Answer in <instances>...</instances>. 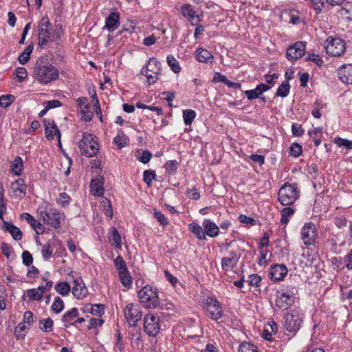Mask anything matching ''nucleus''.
<instances>
[{"label": "nucleus", "mask_w": 352, "mask_h": 352, "mask_svg": "<svg viewBox=\"0 0 352 352\" xmlns=\"http://www.w3.org/2000/svg\"><path fill=\"white\" fill-rule=\"evenodd\" d=\"M33 76L39 83L46 85L58 78L59 71L47 58H41L35 63Z\"/></svg>", "instance_id": "1"}, {"label": "nucleus", "mask_w": 352, "mask_h": 352, "mask_svg": "<svg viewBox=\"0 0 352 352\" xmlns=\"http://www.w3.org/2000/svg\"><path fill=\"white\" fill-rule=\"evenodd\" d=\"M138 296L140 302L146 309H171L172 303H164L160 301L158 290L152 285H146L138 292Z\"/></svg>", "instance_id": "2"}, {"label": "nucleus", "mask_w": 352, "mask_h": 352, "mask_svg": "<svg viewBox=\"0 0 352 352\" xmlns=\"http://www.w3.org/2000/svg\"><path fill=\"white\" fill-rule=\"evenodd\" d=\"M38 45L45 47L50 42L56 41L59 38L58 33L53 30L50 19L43 16L38 22Z\"/></svg>", "instance_id": "3"}, {"label": "nucleus", "mask_w": 352, "mask_h": 352, "mask_svg": "<svg viewBox=\"0 0 352 352\" xmlns=\"http://www.w3.org/2000/svg\"><path fill=\"white\" fill-rule=\"evenodd\" d=\"M300 197V190L296 184L286 182L279 189L278 194V201L283 206H292Z\"/></svg>", "instance_id": "4"}, {"label": "nucleus", "mask_w": 352, "mask_h": 352, "mask_svg": "<svg viewBox=\"0 0 352 352\" xmlns=\"http://www.w3.org/2000/svg\"><path fill=\"white\" fill-rule=\"evenodd\" d=\"M78 146L81 153L89 157L96 155L100 149L98 138L88 133H83L82 138L78 142Z\"/></svg>", "instance_id": "5"}, {"label": "nucleus", "mask_w": 352, "mask_h": 352, "mask_svg": "<svg viewBox=\"0 0 352 352\" xmlns=\"http://www.w3.org/2000/svg\"><path fill=\"white\" fill-rule=\"evenodd\" d=\"M162 72L160 62L154 57L150 58L147 63L142 68L141 74L146 78L149 85L155 84L160 78Z\"/></svg>", "instance_id": "6"}, {"label": "nucleus", "mask_w": 352, "mask_h": 352, "mask_svg": "<svg viewBox=\"0 0 352 352\" xmlns=\"http://www.w3.org/2000/svg\"><path fill=\"white\" fill-rule=\"evenodd\" d=\"M284 318L285 331L295 335L302 326L303 314L298 309H293L287 313Z\"/></svg>", "instance_id": "7"}, {"label": "nucleus", "mask_w": 352, "mask_h": 352, "mask_svg": "<svg viewBox=\"0 0 352 352\" xmlns=\"http://www.w3.org/2000/svg\"><path fill=\"white\" fill-rule=\"evenodd\" d=\"M203 306L210 318L217 320L221 318L222 307L215 297H208L203 302Z\"/></svg>", "instance_id": "8"}, {"label": "nucleus", "mask_w": 352, "mask_h": 352, "mask_svg": "<svg viewBox=\"0 0 352 352\" xmlns=\"http://www.w3.org/2000/svg\"><path fill=\"white\" fill-rule=\"evenodd\" d=\"M160 317L153 313L146 314L144 318V330L151 337H155L160 331Z\"/></svg>", "instance_id": "9"}, {"label": "nucleus", "mask_w": 352, "mask_h": 352, "mask_svg": "<svg viewBox=\"0 0 352 352\" xmlns=\"http://www.w3.org/2000/svg\"><path fill=\"white\" fill-rule=\"evenodd\" d=\"M345 41L340 38L329 37L325 41L326 52L333 56H340L346 50Z\"/></svg>", "instance_id": "10"}, {"label": "nucleus", "mask_w": 352, "mask_h": 352, "mask_svg": "<svg viewBox=\"0 0 352 352\" xmlns=\"http://www.w3.org/2000/svg\"><path fill=\"white\" fill-rule=\"evenodd\" d=\"M124 317L131 326H135L142 316V309L137 302L127 303L124 309Z\"/></svg>", "instance_id": "11"}, {"label": "nucleus", "mask_w": 352, "mask_h": 352, "mask_svg": "<svg viewBox=\"0 0 352 352\" xmlns=\"http://www.w3.org/2000/svg\"><path fill=\"white\" fill-rule=\"evenodd\" d=\"M40 217L44 223L50 225L54 228L60 226L62 219L61 214L56 209L49 208L43 211H41Z\"/></svg>", "instance_id": "12"}, {"label": "nucleus", "mask_w": 352, "mask_h": 352, "mask_svg": "<svg viewBox=\"0 0 352 352\" xmlns=\"http://www.w3.org/2000/svg\"><path fill=\"white\" fill-rule=\"evenodd\" d=\"M295 300L293 292L288 291L278 292L275 300L276 305L282 310H286L291 307Z\"/></svg>", "instance_id": "13"}, {"label": "nucleus", "mask_w": 352, "mask_h": 352, "mask_svg": "<svg viewBox=\"0 0 352 352\" xmlns=\"http://www.w3.org/2000/svg\"><path fill=\"white\" fill-rule=\"evenodd\" d=\"M306 45L305 42L298 41L289 46L286 52V57L289 60L295 61L301 58L305 53Z\"/></svg>", "instance_id": "14"}, {"label": "nucleus", "mask_w": 352, "mask_h": 352, "mask_svg": "<svg viewBox=\"0 0 352 352\" xmlns=\"http://www.w3.org/2000/svg\"><path fill=\"white\" fill-rule=\"evenodd\" d=\"M181 13L187 18L192 25H197L202 20L203 14H199L190 4H184L181 7Z\"/></svg>", "instance_id": "15"}, {"label": "nucleus", "mask_w": 352, "mask_h": 352, "mask_svg": "<svg viewBox=\"0 0 352 352\" xmlns=\"http://www.w3.org/2000/svg\"><path fill=\"white\" fill-rule=\"evenodd\" d=\"M43 124L45 126V138L50 141L56 137L58 141V144L60 146L61 134L57 125L55 124L54 120L49 118L44 119Z\"/></svg>", "instance_id": "16"}, {"label": "nucleus", "mask_w": 352, "mask_h": 352, "mask_svg": "<svg viewBox=\"0 0 352 352\" xmlns=\"http://www.w3.org/2000/svg\"><path fill=\"white\" fill-rule=\"evenodd\" d=\"M301 239L304 242L314 241L317 236V228L312 222L306 223L301 229Z\"/></svg>", "instance_id": "17"}, {"label": "nucleus", "mask_w": 352, "mask_h": 352, "mask_svg": "<svg viewBox=\"0 0 352 352\" xmlns=\"http://www.w3.org/2000/svg\"><path fill=\"white\" fill-rule=\"evenodd\" d=\"M72 294L77 299H83L87 294L88 290L81 279L73 281Z\"/></svg>", "instance_id": "18"}, {"label": "nucleus", "mask_w": 352, "mask_h": 352, "mask_svg": "<svg viewBox=\"0 0 352 352\" xmlns=\"http://www.w3.org/2000/svg\"><path fill=\"white\" fill-rule=\"evenodd\" d=\"M10 189L13 197L22 198L26 194L27 187L24 180L19 178L11 184Z\"/></svg>", "instance_id": "19"}, {"label": "nucleus", "mask_w": 352, "mask_h": 352, "mask_svg": "<svg viewBox=\"0 0 352 352\" xmlns=\"http://www.w3.org/2000/svg\"><path fill=\"white\" fill-rule=\"evenodd\" d=\"M239 261V256L234 252L230 253L229 256L223 257L221 259V269L227 273L229 271L232 270Z\"/></svg>", "instance_id": "20"}, {"label": "nucleus", "mask_w": 352, "mask_h": 352, "mask_svg": "<svg viewBox=\"0 0 352 352\" xmlns=\"http://www.w3.org/2000/svg\"><path fill=\"white\" fill-rule=\"evenodd\" d=\"M287 274V269L285 265L277 264L271 267L270 276L272 280L280 281L283 280Z\"/></svg>", "instance_id": "21"}, {"label": "nucleus", "mask_w": 352, "mask_h": 352, "mask_svg": "<svg viewBox=\"0 0 352 352\" xmlns=\"http://www.w3.org/2000/svg\"><path fill=\"white\" fill-rule=\"evenodd\" d=\"M120 25V15L118 12H113L105 19V25L103 29L109 32H114Z\"/></svg>", "instance_id": "22"}, {"label": "nucleus", "mask_w": 352, "mask_h": 352, "mask_svg": "<svg viewBox=\"0 0 352 352\" xmlns=\"http://www.w3.org/2000/svg\"><path fill=\"white\" fill-rule=\"evenodd\" d=\"M21 217L30 224L36 234H43L44 232V226L30 213L24 212L21 214Z\"/></svg>", "instance_id": "23"}, {"label": "nucleus", "mask_w": 352, "mask_h": 352, "mask_svg": "<svg viewBox=\"0 0 352 352\" xmlns=\"http://www.w3.org/2000/svg\"><path fill=\"white\" fill-rule=\"evenodd\" d=\"M341 81L345 84H352V65H344L338 69Z\"/></svg>", "instance_id": "24"}, {"label": "nucleus", "mask_w": 352, "mask_h": 352, "mask_svg": "<svg viewBox=\"0 0 352 352\" xmlns=\"http://www.w3.org/2000/svg\"><path fill=\"white\" fill-rule=\"evenodd\" d=\"M103 184V177L92 179L90 183V188L91 193L95 196H102L104 192Z\"/></svg>", "instance_id": "25"}, {"label": "nucleus", "mask_w": 352, "mask_h": 352, "mask_svg": "<svg viewBox=\"0 0 352 352\" xmlns=\"http://www.w3.org/2000/svg\"><path fill=\"white\" fill-rule=\"evenodd\" d=\"M202 226L204 229L205 236L208 235L210 237H214L219 233V228L215 223L209 219H204Z\"/></svg>", "instance_id": "26"}, {"label": "nucleus", "mask_w": 352, "mask_h": 352, "mask_svg": "<svg viewBox=\"0 0 352 352\" xmlns=\"http://www.w3.org/2000/svg\"><path fill=\"white\" fill-rule=\"evenodd\" d=\"M195 58L197 61L204 63H211L214 58L210 51L201 47L195 51Z\"/></svg>", "instance_id": "27"}, {"label": "nucleus", "mask_w": 352, "mask_h": 352, "mask_svg": "<svg viewBox=\"0 0 352 352\" xmlns=\"http://www.w3.org/2000/svg\"><path fill=\"white\" fill-rule=\"evenodd\" d=\"M78 316V309L77 308H72L67 311L62 317V321L65 327L69 325H75L76 318Z\"/></svg>", "instance_id": "28"}, {"label": "nucleus", "mask_w": 352, "mask_h": 352, "mask_svg": "<svg viewBox=\"0 0 352 352\" xmlns=\"http://www.w3.org/2000/svg\"><path fill=\"white\" fill-rule=\"evenodd\" d=\"M338 12L344 21L352 22V2L344 3L343 6L339 9Z\"/></svg>", "instance_id": "29"}, {"label": "nucleus", "mask_w": 352, "mask_h": 352, "mask_svg": "<svg viewBox=\"0 0 352 352\" xmlns=\"http://www.w3.org/2000/svg\"><path fill=\"white\" fill-rule=\"evenodd\" d=\"M296 210V209L294 207H292L290 206H287V207L283 208L280 210L281 218L280 221L281 224H287L289 221L292 217L294 214Z\"/></svg>", "instance_id": "30"}, {"label": "nucleus", "mask_w": 352, "mask_h": 352, "mask_svg": "<svg viewBox=\"0 0 352 352\" xmlns=\"http://www.w3.org/2000/svg\"><path fill=\"white\" fill-rule=\"evenodd\" d=\"M5 230L8 232L14 240L19 241L22 239L23 234L20 229L12 223L5 222Z\"/></svg>", "instance_id": "31"}, {"label": "nucleus", "mask_w": 352, "mask_h": 352, "mask_svg": "<svg viewBox=\"0 0 352 352\" xmlns=\"http://www.w3.org/2000/svg\"><path fill=\"white\" fill-rule=\"evenodd\" d=\"M10 169L12 173L16 175H20L23 169V163L22 158L19 156L15 157L11 163Z\"/></svg>", "instance_id": "32"}, {"label": "nucleus", "mask_w": 352, "mask_h": 352, "mask_svg": "<svg viewBox=\"0 0 352 352\" xmlns=\"http://www.w3.org/2000/svg\"><path fill=\"white\" fill-rule=\"evenodd\" d=\"M44 293L43 287L39 286L35 289H28L27 296L30 300L37 301L42 298Z\"/></svg>", "instance_id": "33"}, {"label": "nucleus", "mask_w": 352, "mask_h": 352, "mask_svg": "<svg viewBox=\"0 0 352 352\" xmlns=\"http://www.w3.org/2000/svg\"><path fill=\"white\" fill-rule=\"evenodd\" d=\"M189 230L193 233L199 240L206 239L204 229L197 223H192L189 224Z\"/></svg>", "instance_id": "34"}, {"label": "nucleus", "mask_w": 352, "mask_h": 352, "mask_svg": "<svg viewBox=\"0 0 352 352\" xmlns=\"http://www.w3.org/2000/svg\"><path fill=\"white\" fill-rule=\"evenodd\" d=\"M38 327L44 332H51L54 329V321L50 318L40 320Z\"/></svg>", "instance_id": "35"}, {"label": "nucleus", "mask_w": 352, "mask_h": 352, "mask_svg": "<svg viewBox=\"0 0 352 352\" xmlns=\"http://www.w3.org/2000/svg\"><path fill=\"white\" fill-rule=\"evenodd\" d=\"M57 245H60V243H47L42 245L41 252L45 259H48L52 256Z\"/></svg>", "instance_id": "36"}, {"label": "nucleus", "mask_w": 352, "mask_h": 352, "mask_svg": "<svg viewBox=\"0 0 352 352\" xmlns=\"http://www.w3.org/2000/svg\"><path fill=\"white\" fill-rule=\"evenodd\" d=\"M7 210V202L4 198V188L0 182V219L3 221V214Z\"/></svg>", "instance_id": "37"}, {"label": "nucleus", "mask_w": 352, "mask_h": 352, "mask_svg": "<svg viewBox=\"0 0 352 352\" xmlns=\"http://www.w3.org/2000/svg\"><path fill=\"white\" fill-rule=\"evenodd\" d=\"M129 142L128 137L124 133L123 131H120L113 140V143L116 144L119 148L124 147Z\"/></svg>", "instance_id": "38"}, {"label": "nucleus", "mask_w": 352, "mask_h": 352, "mask_svg": "<svg viewBox=\"0 0 352 352\" xmlns=\"http://www.w3.org/2000/svg\"><path fill=\"white\" fill-rule=\"evenodd\" d=\"M166 61L170 69L174 73L178 74L181 72V67L179 63L173 55H168L166 57Z\"/></svg>", "instance_id": "39"}, {"label": "nucleus", "mask_w": 352, "mask_h": 352, "mask_svg": "<svg viewBox=\"0 0 352 352\" xmlns=\"http://www.w3.org/2000/svg\"><path fill=\"white\" fill-rule=\"evenodd\" d=\"M33 44H30L25 50L19 55L18 58L19 62L21 65H25L30 59V56L33 51Z\"/></svg>", "instance_id": "40"}, {"label": "nucleus", "mask_w": 352, "mask_h": 352, "mask_svg": "<svg viewBox=\"0 0 352 352\" xmlns=\"http://www.w3.org/2000/svg\"><path fill=\"white\" fill-rule=\"evenodd\" d=\"M118 274L122 284L125 287L129 288L132 285L133 280L128 270L124 272H120Z\"/></svg>", "instance_id": "41"}, {"label": "nucleus", "mask_w": 352, "mask_h": 352, "mask_svg": "<svg viewBox=\"0 0 352 352\" xmlns=\"http://www.w3.org/2000/svg\"><path fill=\"white\" fill-rule=\"evenodd\" d=\"M55 290L60 295L65 296L71 291L70 285L66 282H60L54 286Z\"/></svg>", "instance_id": "42"}, {"label": "nucleus", "mask_w": 352, "mask_h": 352, "mask_svg": "<svg viewBox=\"0 0 352 352\" xmlns=\"http://www.w3.org/2000/svg\"><path fill=\"white\" fill-rule=\"evenodd\" d=\"M290 90V85L288 81H284L282 84L278 87L276 96L279 97H286Z\"/></svg>", "instance_id": "43"}, {"label": "nucleus", "mask_w": 352, "mask_h": 352, "mask_svg": "<svg viewBox=\"0 0 352 352\" xmlns=\"http://www.w3.org/2000/svg\"><path fill=\"white\" fill-rule=\"evenodd\" d=\"M136 158L142 163H148L152 157V153L148 151L138 150L136 152Z\"/></svg>", "instance_id": "44"}, {"label": "nucleus", "mask_w": 352, "mask_h": 352, "mask_svg": "<svg viewBox=\"0 0 352 352\" xmlns=\"http://www.w3.org/2000/svg\"><path fill=\"white\" fill-rule=\"evenodd\" d=\"M196 112L192 109L183 111V119L186 125H190L196 117Z\"/></svg>", "instance_id": "45"}, {"label": "nucleus", "mask_w": 352, "mask_h": 352, "mask_svg": "<svg viewBox=\"0 0 352 352\" xmlns=\"http://www.w3.org/2000/svg\"><path fill=\"white\" fill-rule=\"evenodd\" d=\"M333 142L338 146V147H344L347 150L352 149V140H349L347 139H344L340 137H336L333 140Z\"/></svg>", "instance_id": "46"}, {"label": "nucleus", "mask_w": 352, "mask_h": 352, "mask_svg": "<svg viewBox=\"0 0 352 352\" xmlns=\"http://www.w3.org/2000/svg\"><path fill=\"white\" fill-rule=\"evenodd\" d=\"M238 352H258L257 347L250 342H242L239 347Z\"/></svg>", "instance_id": "47"}, {"label": "nucleus", "mask_w": 352, "mask_h": 352, "mask_svg": "<svg viewBox=\"0 0 352 352\" xmlns=\"http://www.w3.org/2000/svg\"><path fill=\"white\" fill-rule=\"evenodd\" d=\"M109 242H121L120 235L114 227L111 228L108 232Z\"/></svg>", "instance_id": "48"}, {"label": "nucleus", "mask_w": 352, "mask_h": 352, "mask_svg": "<svg viewBox=\"0 0 352 352\" xmlns=\"http://www.w3.org/2000/svg\"><path fill=\"white\" fill-rule=\"evenodd\" d=\"M30 326L25 323L24 322H20L14 329V334L18 338H23L25 336V331L28 329Z\"/></svg>", "instance_id": "49"}, {"label": "nucleus", "mask_w": 352, "mask_h": 352, "mask_svg": "<svg viewBox=\"0 0 352 352\" xmlns=\"http://www.w3.org/2000/svg\"><path fill=\"white\" fill-rule=\"evenodd\" d=\"M64 302L63 300L58 296H56L54 299V301L52 305V309L56 314L61 312L64 309Z\"/></svg>", "instance_id": "50"}, {"label": "nucleus", "mask_w": 352, "mask_h": 352, "mask_svg": "<svg viewBox=\"0 0 352 352\" xmlns=\"http://www.w3.org/2000/svg\"><path fill=\"white\" fill-rule=\"evenodd\" d=\"M14 100L13 95H3L0 97V106L3 108H7L12 103Z\"/></svg>", "instance_id": "51"}, {"label": "nucleus", "mask_w": 352, "mask_h": 352, "mask_svg": "<svg viewBox=\"0 0 352 352\" xmlns=\"http://www.w3.org/2000/svg\"><path fill=\"white\" fill-rule=\"evenodd\" d=\"M114 264L116 265V267L120 273V272H124L127 270V267L125 263V261L122 258V256H118L115 260H114Z\"/></svg>", "instance_id": "52"}, {"label": "nucleus", "mask_w": 352, "mask_h": 352, "mask_svg": "<svg viewBox=\"0 0 352 352\" xmlns=\"http://www.w3.org/2000/svg\"><path fill=\"white\" fill-rule=\"evenodd\" d=\"M268 243H261L260 246V253L261 256L258 259V264L260 266L264 265L267 262V250H265L264 248L267 246Z\"/></svg>", "instance_id": "53"}, {"label": "nucleus", "mask_w": 352, "mask_h": 352, "mask_svg": "<svg viewBox=\"0 0 352 352\" xmlns=\"http://www.w3.org/2000/svg\"><path fill=\"white\" fill-rule=\"evenodd\" d=\"M80 113L82 114V118L85 121H89L92 119L93 113L90 110V106L89 104L82 107V109H80Z\"/></svg>", "instance_id": "54"}, {"label": "nucleus", "mask_w": 352, "mask_h": 352, "mask_svg": "<svg viewBox=\"0 0 352 352\" xmlns=\"http://www.w3.org/2000/svg\"><path fill=\"white\" fill-rule=\"evenodd\" d=\"M155 178V174L154 171L147 170L143 173V180L148 186H151V184Z\"/></svg>", "instance_id": "55"}, {"label": "nucleus", "mask_w": 352, "mask_h": 352, "mask_svg": "<svg viewBox=\"0 0 352 352\" xmlns=\"http://www.w3.org/2000/svg\"><path fill=\"white\" fill-rule=\"evenodd\" d=\"M289 149L290 154L295 157H299L302 152L301 145L298 143H292Z\"/></svg>", "instance_id": "56"}, {"label": "nucleus", "mask_w": 352, "mask_h": 352, "mask_svg": "<svg viewBox=\"0 0 352 352\" xmlns=\"http://www.w3.org/2000/svg\"><path fill=\"white\" fill-rule=\"evenodd\" d=\"M14 74L17 80L20 82H23L28 76L27 70L25 67H18Z\"/></svg>", "instance_id": "57"}, {"label": "nucleus", "mask_w": 352, "mask_h": 352, "mask_svg": "<svg viewBox=\"0 0 352 352\" xmlns=\"http://www.w3.org/2000/svg\"><path fill=\"white\" fill-rule=\"evenodd\" d=\"M87 311L93 315H101L104 312V307L102 305H93L90 307L87 308Z\"/></svg>", "instance_id": "58"}, {"label": "nucleus", "mask_w": 352, "mask_h": 352, "mask_svg": "<svg viewBox=\"0 0 352 352\" xmlns=\"http://www.w3.org/2000/svg\"><path fill=\"white\" fill-rule=\"evenodd\" d=\"M70 197L66 192H61L57 202L63 207H66L70 202Z\"/></svg>", "instance_id": "59"}, {"label": "nucleus", "mask_w": 352, "mask_h": 352, "mask_svg": "<svg viewBox=\"0 0 352 352\" xmlns=\"http://www.w3.org/2000/svg\"><path fill=\"white\" fill-rule=\"evenodd\" d=\"M334 223L338 228H342L347 224L346 218L343 215L336 216L334 219Z\"/></svg>", "instance_id": "60"}, {"label": "nucleus", "mask_w": 352, "mask_h": 352, "mask_svg": "<svg viewBox=\"0 0 352 352\" xmlns=\"http://www.w3.org/2000/svg\"><path fill=\"white\" fill-rule=\"evenodd\" d=\"M104 323V320L100 318H90L89 322V325L87 326V328L89 329H96L98 327H100Z\"/></svg>", "instance_id": "61"}, {"label": "nucleus", "mask_w": 352, "mask_h": 352, "mask_svg": "<svg viewBox=\"0 0 352 352\" xmlns=\"http://www.w3.org/2000/svg\"><path fill=\"white\" fill-rule=\"evenodd\" d=\"M248 283L250 286H259V283L261 281V278L256 274H251L248 276Z\"/></svg>", "instance_id": "62"}, {"label": "nucleus", "mask_w": 352, "mask_h": 352, "mask_svg": "<svg viewBox=\"0 0 352 352\" xmlns=\"http://www.w3.org/2000/svg\"><path fill=\"white\" fill-rule=\"evenodd\" d=\"M154 217L160 222V223L162 226H165L168 224V219L165 217V215L162 212H161L160 211H155Z\"/></svg>", "instance_id": "63"}, {"label": "nucleus", "mask_w": 352, "mask_h": 352, "mask_svg": "<svg viewBox=\"0 0 352 352\" xmlns=\"http://www.w3.org/2000/svg\"><path fill=\"white\" fill-rule=\"evenodd\" d=\"M177 162L176 160H170L165 164L166 170L170 173H174L177 170Z\"/></svg>", "instance_id": "64"}]
</instances>
